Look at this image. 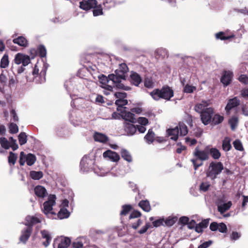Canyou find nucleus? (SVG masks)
Returning <instances> with one entry per match:
<instances>
[{
	"label": "nucleus",
	"mask_w": 248,
	"mask_h": 248,
	"mask_svg": "<svg viewBox=\"0 0 248 248\" xmlns=\"http://www.w3.org/2000/svg\"><path fill=\"white\" fill-rule=\"evenodd\" d=\"M207 146L203 150H201L199 147H196L193 153V156L195 157L190 160L192 163L195 170L203 165V161L209 159L210 156L208 152Z\"/></svg>",
	"instance_id": "obj_1"
},
{
	"label": "nucleus",
	"mask_w": 248,
	"mask_h": 248,
	"mask_svg": "<svg viewBox=\"0 0 248 248\" xmlns=\"http://www.w3.org/2000/svg\"><path fill=\"white\" fill-rule=\"evenodd\" d=\"M150 95L155 101H158L161 98L169 101L173 96L174 92L172 89L166 85L160 89H155L150 93Z\"/></svg>",
	"instance_id": "obj_2"
},
{
	"label": "nucleus",
	"mask_w": 248,
	"mask_h": 248,
	"mask_svg": "<svg viewBox=\"0 0 248 248\" xmlns=\"http://www.w3.org/2000/svg\"><path fill=\"white\" fill-rule=\"evenodd\" d=\"M223 170L224 166L222 162L212 161L205 172L206 176L211 180L214 181Z\"/></svg>",
	"instance_id": "obj_3"
},
{
	"label": "nucleus",
	"mask_w": 248,
	"mask_h": 248,
	"mask_svg": "<svg viewBox=\"0 0 248 248\" xmlns=\"http://www.w3.org/2000/svg\"><path fill=\"white\" fill-rule=\"evenodd\" d=\"M56 199L55 195H51L49 197L48 200L43 203L42 211L48 218H52L53 216L55 215L54 212H52V210L53 206L56 203Z\"/></svg>",
	"instance_id": "obj_4"
},
{
	"label": "nucleus",
	"mask_w": 248,
	"mask_h": 248,
	"mask_svg": "<svg viewBox=\"0 0 248 248\" xmlns=\"http://www.w3.org/2000/svg\"><path fill=\"white\" fill-rule=\"evenodd\" d=\"M95 159L88 155L83 157L80 162V170L83 172H88L94 169Z\"/></svg>",
	"instance_id": "obj_5"
},
{
	"label": "nucleus",
	"mask_w": 248,
	"mask_h": 248,
	"mask_svg": "<svg viewBox=\"0 0 248 248\" xmlns=\"http://www.w3.org/2000/svg\"><path fill=\"white\" fill-rule=\"evenodd\" d=\"M215 113L214 109L212 107H209L207 110L200 114L201 120L202 123L204 125H207L210 124L212 121V118Z\"/></svg>",
	"instance_id": "obj_6"
},
{
	"label": "nucleus",
	"mask_w": 248,
	"mask_h": 248,
	"mask_svg": "<svg viewBox=\"0 0 248 248\" xmlns=\"http://www.w3.org/2000/svg\"><path fill=\"white\" fill-rule=\"evenodd\" d=\"M14 62L17 65L22 64L23 66H27L31 62V59L29 56L18 53L15 57Z\"/></svg>",
	"instance_id": "obj_7"
},
{
	"label": "nucleus",
	"mask_w": 248,
	"mask_h": 248,
	"mask_svg": "<svg viewBox=\"0 0 248 248\" xmlns=\"http://www.w3.org/2000/svg\"><path fill=\"white\" fill-rule=\"evenodd\" d=\"M71 244V240L68 237H61L55 239L53 247L54 248H68Z\"/></svg>",
	"instance_id": "obj_8"
},
{
	"label": "nucleus",
	"mask_w": 248,
	"mask_h": 248,
	"mask_svg": "<svg viewBox=\"0 0 248 248\" xmlns=\"http://www.w3.org/2000/svg\"><path fill=\"white\" fill-rule=\"evenodd\" d=\"M211 104L210 101L202 100L201 102L197 103L194 106V110L199 114H201L207 110Z\"/></svg>",
	"instance_id": "obj_9"
},
{
	"label": "nucleus",
	"mask_w": 248,
	"mask_h": 248,
	"mask_svg": "<svg viewBox=\"0 0 248 248\" xmlns=\"http://www.w3.org/2000/svg\"><path fill=\"white\" fill-rule=\"evenodd\" d=\"M42 219V217L40 215H36L35 216H28L26 217V222L25 225L32 229V226L37 223H40Z\"/></svg>",
	"instance_id": "obj_10"
},
{
	"label": "nucleus",
	"mask_w": 248,
	"mask_h": 248,
	"mask_svg": "<svg viewBox=\"0 0 248 248\" xmlns=\"http://www.w3.org/2000/svg\"><path fill=\"white\" fill-rule=\"evenodd\" d=\"M233 77V74L232 72L225 70L222 73V75L220 78V82L224 86H227L232 82Z\"/></svg>",
	"instance_id": "obj_11"
},
{
	"label": "nucleus",
	"mask_w": 248,
	"mask_h": 248,
	"mask_svg": "<svg viewBox=\"0 0 248 248\" xmlns=\"http://www.w3.org/2000/svg\"><path fill=\"white\" fill-rule=\"evenodd\" d=\"M240 104V100L237 97L229 99L227 104L225 108L227 114H230L231 110L238 107Z\"/></svg>",
	"instance_id": "obj_12"
},
{
	"label": "nucleus",
	"mask_w": 248,
	"mask_h": 248,
	"mask_svg": "<svg viewBox=\"0 0 248 248\" xmlns=\"http://www.w3.org/2000/svg\"><path fill=\"white\" fill-rule=\"evenodd\" d=\"M97 4L96 0H83L79 2V7L84 10L88 11L94 8Z\"/></svg>",
	"instance_id": "obj_13"
},
{
	"label": "nucleus",
	"mask_w": 248,
	"mask_h": 248,
	"mask_svg": "<svg viewBox=\"0 0 248 248\" xmlns=\"http://www.w3.org/2000/svg\"><path fill=\"white\" fill-rule=\"evenodd\" d=\"M32 229L31 227H27L24 228L21 232V235L20 237V241L24 244H26L29 238H30Z\"/></svg>",
	"instance_id": "obj_14"
},
{
	"label": "nucleus",
	"mask_w": 248,
	"mask_h": 248,
	"mask_svg": "<svg viewBox=\"0 0 248 248\" xmlns=\"http://www.w3.org/2000/svg\"><path fill=\"white\" fill-rule=\"evenodd\" d=\"M103 155L104 158H108L113 162H117L120 159V156L117 153L109 150L105 151Z\"/></svg>",
	"instance_id": "obj_15"
},
{
	"label": "nucleus",
	"mask_w": 248,
	"mask_h": 248,
	"mask_svg": "<svg viewBox=\"0 0 248 248\" xmlns=\"http://www.w3.org/2000/svg\"><path fill=\"white\" fill-rule=\"evenodd\" d=\"M121 113L122 118L126 121H128L131 123H135L136 122V119L135 115L129 111H126L125 109L123 112Z\"/></svg>",
	"instance_id": "obj_16"
},
{
	"label": "nucleus",
	"mask_w": 248,
	"mask_h": 248,
	"mask_svg": "<svg viewBox=\"0 0 248 248\" xmlns=\"http://www.w3.org/2000/svg\"><path fill=\"white\" fill-rule=\"evenodd\" d=\"M41 237L42 239H46V241L42 242V244L45 247H47L49 244L52 239V236L50 233L46 230L41 231Z\"/></svg>",
	"instance_id": "obj_17"
},
{
	"label": "nucleus",
	"mask_w": 248,
	"mask_h": 248,
	"mask_svg": "<svg viewBox=\"0 0 248 248\" xmlns=\"http://www.w3.org/2000/svg\"><path fill=\"white\" fill-rule=\"evenodd\" d=\"M130 78L131 83L136 86H138L142 80L140 76L133 71H131Z\"/></svg>",
	"instance_id": "obj_18"
},
{
	"label": "nucleus",
	"mask_w": 248,
	"mask_h": 248,
	"mask_svg": "<svg viewBox=\"0 0 248 248\" xmlns=\"http://www.w3.org/2000/svg\"><path fill=\"white\" fill-rule=\"evenodd\" d=\"M117 106V110L120 112H123L127 108L124 107L128 104V101L126 99H117L115 103Z\"/></svg>",
	"instance_id": "obj_19"
},
{
	"label": "nucleus",
	"mask_w": 248,
	"mask_h": 248,
	"mask_svg": "<svg viewBox=\"0 0 248 248\" xmlns=\"http://www.w3.org/2000/svg\"><path fill=\"white\" fill-rule=\"evenodd\" d=\"M207 147L209 156L211 155L212 157L215 160H217L220 157L221 153L217 148L215 147L210 148L209 146H207Z\"/></svg>",
	"instance_id": "obj_20"
},
{
	"label": "nucleus",
	"mask_w": 248,
	"mask_h": 248,
	"mask_svg": "<svg viewBox=\"0 0 248 248\" xmlns=\"http://www.w3.org/2000/svg\"><path fill=\"white\" fill-rule=\"evenodd\" d=\"M127 136H133L137 131L136 126L132 124L126 123L124 128Z\"/></svg>",
	"instance_id": "obj_21"
},
{
	"label": "nucleus",
	"mask_w": 248,
	"mask_h": 248,
	"mask_svg": "<svg viewBox=\"0 0 248 248\" xmlns=\"http://www.w3.org/2000/svg\"><path fill=\"white\" fill-rule=\"evenodd\" d=\"M167 132L169 136H171L170 139L176 141L178 138L179 130L178 126H176L173 128H170L167 130Z\"/></svg>",
	"instance_id": "obj_22"
},
{
	"label": "nucleus",
	"mask_w": 248,
	"mask_h": 248,
	"mask_svg": "<svg viewBox=\"0 0 248 248\" xmlns=\"http://www.w3.org/2000/svg\"><path fill=\"white\" fill-rule=\"evenodd\" d=\"M119 74L115 73V74H110L108 75V78L109 79V83L111 82L112 84L114 86L117 83L121 82L122 79H124V77L119 76Z\"/></svg>",
	"instance_id": "obj_23"
},
{
	"label": "nucleus",
	"mask_w": 248,
	"mask_h": 248,
	"mask_svg": "<svg viewBox=\"0 0 248 248\" xmlns=\"http://www.w3.org/2000/svg\"><path fill=\"white\" fill-rule=\"evenodd\" d=\"M128 71V68L125 63H122L119 64V67L116 70L115 73L119 74L121 77L125 78V74Z\"/></svg>",
	"instance_id": "obj_24"
},
{
	"label": "nucleus",
	"mask_w": 248,
	"mask_h": 248,
	"mask_svg": "<svg viewBox=\"0 0 248 248\" xmlns=\"http://www.w3.org/2000/svg\"><path fill=\"white\" fill-rule=\"evenodd\" d=\"M155 57L157 59L162 60L165 57H168V51L164 48H159L156 50Z\"/></svg>",
	"instance_id": "obj_25"
},
{
	"label": "nucleus",
	"mask_w": 248,
	"mask_h": 248,
	"mask_svg": "<svg viewBox=\"0 0 248 248\" xmlns=\"http://www.w3.org/2000/svg\"><path fill=\"white\" fill-rule=\"evenodd\" d=\"M34 193L38 197L44 198L46 196V190L42 186H37L34 188Z\"/></svg>",
	"instance_id": "obj_26"
},
{
	"label": "nucleus",
	"mask_w": 248,
	"mask_h": 248,
	"mask_svg": "<svg viewBox=\"0 0 248 248\" xmlns=\"http://www.w3.org/2000/svg\"><path fill=\"white\" fill-rule=\"evenodd\" d=\"M94 140L96 141L102 143H106L108 140V137L105 134L96 132L94 135Z\"/></svg>",
	"instance_id": "obj_27"
},
{
	"label": "nucleus",
	"mask_w": 248,
	"mask_h": 248,
	"mask_svg": "<svg viewBox=\"0 0 248 248\" xmlns=\"http://www.w3.org/2000/svg\"><path fill=\"white\" fill-rule=\"evenodd\" d=\"M231 139L228 137H225L222 141V147L225 152L229 151L232 148Z\"/></svg>",
	"instance_id": "obj_28"
},
{
	"label": "nucleus",
	"mask_w": 248,
	"mask_h": 248,
	"mask_svg": "<svg viewBox=\"0 0 248 248\" xmlns=\"http://www.w3.org/2000/svg\"><path fill=\"white\" fill-rule=\"evenodd\" d=\"M155 133L153 131L152 129H149L147 134L144 136V140L146 142L150 144L152 143L155 140Z\"/></svg>",
	"instance_id": "obj_29"
},
{
	"label": "nucleus",
	"mask_w": 248,
	"mask_h": 248,
	"mask_svg": "<svg viewBox=\"0 0 248 248\" xmlns=\"http://www.w3.org/2000/svg\"><path fill=\"white\" fill-rule=\"evenodd\" d=\"M223 120L224 117L217 113L213 115L211 123L212 124L215 125L221 124Z\"/></svg>",
	"instance_id": "obj_30"
},
{
	"label": "nucleus",
	"mask_w": 248,
	"mask_h": 248,
	"mask_svg": "<svg viewBox=\"0 0 248 248\" xmlns=\"http://www.w3.org/2000/svg\"><path fill=\"white\" fill-rule=\"evenodd\" d=\"M13 42L20 46L26 47L28 45V41L23 36H19L17 38L13 40Z\"/></svg>",
	"instance_id": "obj_31"
},
{
	"label": "nucleus",
	"mask_w": 248,
	"mask_h": 248,
	"mask_svg": "<svg viewBox=\"0 0 248 248\" xmlns=\"http://www.w3.org/2000/svg\"><path fill=\"white\" fill-rule=\"evenodd\" d=\"M121 155L122 158L128 162H131L132 161V156L129 152L127 150L122 149L121 151Z\"/></svg>",
	"instance_id": "obj_32"
},
{
	"label": "nucleus",
	"mask_w": 248,
	"mask_h": 248,
	"mask_svg": "<svg viewBox=\"0 0 248 248\" xmlns=\"http://www.w3.org/2000/svg\"><path fill=\"white\" fill-rule=\"evenodd\" d=\"M139 206L144 211L149 212L151 210V206L149 202L147 200H142L139 203Z\"/></svg>",
	"instance_id": "obj_33"
},
{
	"label": "nucleus",
	"mask_w": 248,
	"mask_h": 248,
	"mask_svg": "<svg viewBox=\"0 0 248 248\" xmlns=\"http://www.w3.org/2000/svg\"><path fill=\"white\" fill-rule=\"evenodd\" d=\"M70 216V212L65 208H62L58 213L59 218L62 219L68 218Z\"/></svg>",
	"instance_id": "obj_34"
},
{
	"label": "nucleus",
	"mask_w": 248,
	"mask_h": 248,
	"mask_svg": "<svg viewBox=\"0 0 248 248\" xmlns=\"http://www.w3.org/2000/svg\"><path fill=\"white\" fill-rule=\"evenodd\" d=\"M231 205L232 203L231 202H229L227 203L221 204L218 206V210L221 214H223L227 210H229Z\"/></svg>",
	"instance_id": "obj_35"
},
{
	"label": "nucleus",
	"mask_w": 248,
	"mask_h": 248,
	"mask_svg": "<svg viewBox=\"0 0 248 248\" xmlns=\"http://www.w3.org/2000/svg\"><path fill=\"white\" fill-rule=\"evenodd\" d=\"M9 64V57L7 54H5L1 59L0 62V67L1 68H5L7 67Z\"/></svg>",
	"instance_id": "obj_36"
},
{
	"label": "nucleus",
	"mask_w": 248,
	"mask_h": 248,
	"mask_svg": "<svg viewBox=\"0 0 248 248\" xmlns=\"http://www.w3.org/2000/svg\"><path fill=\"white\" fill-rule=\"evenodd\" d=\"M30 175L32 179L38 180L43 177V173L41 171L31 170L30 172Z\"/></svg>",
	"instance_id": "obj_37"
},
{
	"label": "nucleus",
	"mask_w": 248,
	"mask_h": 248,
	"mask_svg": "<svg viewBox=\"0 0 248 248\" xmlns=\"http://www.w3.org/2000/svg\"><path fill=\"white\" fill-rule=\"evenodd\" d=\"M36 160L35 155L32 154H28L26 155V163L28 166L33 165Z\"/></svg>",
	"instance_id": "obj_38"
},
{
	"label": "nucleus",
	"mask_w": 248,
	"mask_h": 248,
	"mask_svg": "<svg viewBox=\"0 0 248 248\" xmlns=\"http://www.w3.org/2000/svg\"><path fill=\"white\" fill-rule=\"evenodd\" d=\"M48 66L49 65L47 63H44L43 68L39 75L41 78L40 83L44 82L46 81V75Z\"/></svg>",
	"instance_id": "obj_39"
},
{
	"label": "nucleus",
	"mask_w": 248,
	"mask_h": 248,
	"mask_svg": "<svg viewBox=\"0 0 248 248\" xmlns=\"http://www.w3.org/2000/svg\"><path fill=\"white\" fill-rule=\"evenodd\" d=\"M179 127L180 135L182 136H186L188 133L187 126L184 123L180 122L179 124Z\"/></svg>",
	"instance_id": "obj_40"
},
{
	"label": "nucleus",
	"mask_w": 248,
	"mask_h": 248,
	"mask_svg": "<svg viewBox=\"0 0 248 248\" xmlns=\"http://www.w3.org/2000/svg\"><path fill=\"white\" fill-rule=\"evenodd\" d=\"M216 37L217 39L226 40L234 37V35H226L224 32L220 31L216 34Z\"/></svg>",
	"instance_id": "obj_41"
},
{
	"label": "nucleus",
	"mask_w": 248,
	"mask_h": 248,
	"mask_svg": "<svg viewBox=\"0 0 248 248\" xmlns=\"http://www.w3.org/2000/svg\"><path fill=\"white\" fill-rule=\"evenodd\" d=\"M228 123L231 126L232 130H234L237 125L238 118L236 116H233L229 120Z\"/></svg>",
	"instance_id": "obj_42"
},
{
	"label": "nucleus",
	"mask_w": 248,
	"mask_h": 248,
	"mask_svg": "<svg viewBox=\"0 0 248 248\" xmlns=\"http://www.w3.org/2000/svg\"><path fill=\"white\" fill-rule=\"evenodd\" d=\"M177 218L176 217H169L166 219H164V226H171L177 221Z\"/></svg>",
	"instance_id": "obj_43"
},
{
	"label": "nucleus",
	"mask_w": 248,
	"mask_h": 248,
	"mask_svg": "<svg viewBox=\"0 0 248 248\" xmlns=\"http://www.w3.org/2000/svg\"><path fill=\"white\" fill-rule=\"evenodd\" d=\"M57 134L61 137H65L69 136L68 130L65 128H58L57 130Z\"/></svg>",
	"instance_id": "obj_44"
},
{
	"label": "nucleus",
	"mask_w": 248,
	"mask_h": 248,
	"mask_svg": "<svg viewBox=\"0 0 248 248\" xmlns=\"http://www.w3.org/2000/svg\"><path fill=\"white\" fill-rule=\"evenodd\" d=\"M19 143L20 145L25 144L27 141V135L25 132L20 133L18 136Z\"/></svg>",
	"instance_id": "obj_45"
},
{
	"label": "nucleus",
	"mask_w": 248,
	"mask_h": 248,
	"mask_svg": "<svg viewBox=\"0 0 248 248\" xmlns=\"http://www.w3.org/2000/svg\"><path fill=\"white\" fill-rule=\"evenodd\" d=\"M93 15L94 16H98L100 15H103V9L101 5H98L97 4L96 6L93 8Z\"/></svg>",
	"instance_id": "obj_46"
},
{
	"label": "nucleus",
	"mask_w": 248,
	"mask_h": 248,
	"mask_svg": "<svg viewBox=\"0 0 248 248\" xmlns=\"http://www.w3.org/2000/svg\"><path fill=\"white\" fill-rule=\"evenodd\" d=\"M0 143L1 147L5 149H8L10 147V141H8L5 137L0 138Z\"/></svg>",
	"instance_id": "obj_47"
},
{
	"label": "nucleus",
	"mask_w": 248,
	"mask_h": 248,
	"mask_svg": "<svg viewBox=\"0 0 248 248\" xmlns=\"http://www.w3.org/2000/svg\"><path fill=\"white\" fill-rule=\"evenodd\" d=\"M131 209L132 206L129 204L123 205L122 210L120 212V215L121 216H125L131 211Z\"/></svg>",
	"instance_id": "obj_48"
},
{
	"label": "nucleus",
	"mask_w": 248,
	"mask_h": 248,
	"mask_svg": "<svg viewBox=\"0 0 248 248\" xmlns=\"http://www.w3.org/2000/svg\"><path fill=\"white\" fill-rule=\"evenodd\" d=\"M86 238L82 237L78 239L72 243V246L74 248H81L83 247V243L82 240H85Z\"/></svg>",
	"instance_id": "obj_49"
},
{
	"label": "nucleus",
	"mask_w": 248,
	"mask_h": 248,
	"mask_svg": "<svg viewBox=\"0 0 248 248\" xmlns=\"http://www.w3.org/2000/svg\"><path fill=\"white\" fill-rule=\"evenodd\" d=\"M234 148L240 151L244 150V148L241 141L239 140H235L232 143Z\"/></svg>",
	"instance_id": "obj_50"
},
{
	"label": "nucleus",
	"mask_w": 248,
	"mask_h": 248,
	"mask_svg": "<svg viewBox=\"0 0 248 248\" xmlns=\"http://www.w3.org/2000/svg\"><path fill=\"white\" fill-rule=\"evenodd\" d=\"M17 159V155L16 154L10 152L8 156V162L10 164L15 165Z\"/></svg>",
	"instance_id": "obj_51"
},
{
	"label": "nucleus",
	"mask_w": 248,
	"mask_h": 248,
	"mask_svg": "<svg viewBox=\"0 0 248 248\" xmlns=\"http://www.w3.org/2000/svg\"><path fill=\"white\" fill-rule=\"evenodd\" d=\"M10 145L13 151H15L18 148V145L16 143V140L13 137L9 138Z\"/></svg>",
	"instance_id": "obj_52"
},
{
	"label": "nucleus",
	"mask_w": 248,
	"mask_h": 248,
	"mask_svg": "<svg viewBox=\"0 0 248 248\" xmlns=\"http://www.w3.org/2000/svg\"><path fill=\"white\" fill-rule=\"evenodd\" d=\"M18 131V127L16 124L12 123L9 125V132L11 134H16Z\"/></svg>",
	"instance_id": "obj_53"
},
{
	"label": "nucleus",
	"mask_w": 248,
	"mask_h": 248,
	"mask_svg": "<svg viewBox=\"0 0 248 248\" xmlns=\"http://www.w3.org/2000/svg\"><path fill=\"white\" fill-rule=\"evenodd\" d=\"M144 84L147 88H152L154 87V82L151 78H145Z\"/></svg>",
	"instance_id": "obj_54"
},
{
	"label": "nucleus",
	"mask_w": 248,
	"mask_h": 248,
	"mask_svg": "<svg viewBox=\"0 0 248 248\" xmlns=\"http://www.w3.org/2000/svg\"><path fill=\"white\" fill-rule=\"evenodd\" d=\"M98 78L100 82L103 85H106L107 83H110L108 76L106 77L104 75H101L98 77Z\"/></svg>",
	"instance_id": "obj_55"
},
{
	"label": "nucleus",
	"mask_w": 248,
	"mask_h": 248,
	"mask_svg": "<svg viewBox=\"0 0 248 248\" xmlns=\"http://www.w3.org/2000/svg\"><path fill=\"white\" fill-rule=\"evenodd\" d=\"M210 186V184L209 182H202L200 186V190L202 192H206L208 190Z\"/></svg>",
	"instance_id": "obj_56"
},
{
	"label": "nucleus",
	"mask_w": 248,
	"mask_h": 248,
	"mask_svg": "<svg viewBox=\"0 0 248 248\" xmlns=\"http://www.w3.org/2000/svg\"><path fill=\"white\" fill-rule=\"evenodd\" d=\"M196 89L195 86L186 84L184 88V92L186 93H192Z\"/></svg>",
	"instance_id": "obj_57"
},
{
	"label": "nucleus",
	"mask_w": 248,
	"mask_h": 248,
	"mask_svg": "<svg viewBox=\"0 0 248 248\" xmlns=\"http://www.w3.org/2000/svg\"><path fill=\"white\" fill-rule=\"evenodd\" d=\"M39 56L41 57H45L46 54V50L43 45H40L38 48Z\"/></svg>",
	"instance_id": "obj_58"
},
{
	"label": "nucleus",
	"mask_w": 248,
	"mask_h": 248,
	"mask_svg": "<svg viewBox=\"0 0 248 248\" xmlns=\"http://www.w3.org/2000/svg\"><path fill=\"white\" fill-rule=\"evenodd\" d=\"M26 155L24 152L20 153L19 163L21 166H23L26 162Z\"/></svg>",
	"instance_id": "obj_59"
},
{
	"label": "nucleus",
	"mask_w": 248,
	"mask_h": 248,
	"mask_svg": "<svg viewBox=\"0 0 248 248\" xmlns=\"http://www.w3.org/2000/svg\"><path fill=\"white\" fill-rule=\"evenodd\" d=\"M7 82V78L4 74V71L2 70L1 73L0 75V83L3 85H5Z\"/></svg>",
	"instance_id": "obj_60"
},
{
	"label": "nucleus",
	"mask_w": 248,
	"mask_h": 248,
	"mask_svg": "<svg viewBox=\"0 0 248 248\" xmlns=\"http://www.w3.org/2000/svg\"><path fill=\"white\" fill-rule=\"evenodd\" d=\"M217 230L221 233H226L227 231L226 224L223 222L218 223V229Z\"/></svg>",
	"instance_id": "obj_61"
},
{
	"label": "nucleus",
	"mask_w": 248,
	"mask_h": 248,
	"mask_svg": "<svg viewBox=\"0 0 248 248\" xmlns=\"http://www.w3.org/2000/svg\"><path fill=\"white\" fill-rule=\"evenodd\" d=\"M239 81L245 84H248V77L246 75H241L238 78Z\"/></svg>",
	"instance_id": "obj_62"
},
{
	"label": "nucleus",
	"mask_w": 248,
	"mask_h": 248,
	"mask_svg": "<svg viewBox=\"0 0 248 248\" xmlns=\"http://www.w3.org/2000/svg\"><path fill=\"white\" fill-rule=\"evenodd\" d=\"M115 96L118 98V99H123L126 98L127 94L124 92H116L114 93Z\"/></svg>",
	"instance_id": "obj_63"
},
{
	"label": "nucleus",
	"mask_w": 248,
	"mask_h": 248,
	"mask_svg": "<svg viewBox=\"0 0 248 248\" xmlns=\"http://www.w3.org/2000/svg\"><path fill=\"white\" fill-rule=\"evenodd\" d=\"M137 121L140 125H146L148 124V120L145 117H139Z\"/></svg>",
	"instance_id": "obj_64"
}]
</instances>
